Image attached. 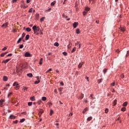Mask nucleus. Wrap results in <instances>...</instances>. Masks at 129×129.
<instances>
[{
    "instance_id": "obj_59",
    "label": "nucleus",
    "mask_w": 129,
    "mask_h": 129,
    "mask_svg": "<svg viewBox=\"0 0 129 129\" xmlns=\"http://www.w3.org/2000/svg\"><path fill=\"white\" fill-rule=\"evenodd\" d=\"M53 114V110H50V115Z\"/></svg>"
},
{
    "instance_id": "obj_29",
    "label": "nucleus",
    "mask_w": 129,
    "mask_h": 129,
    "mask_svg": "<svg viewBox=\"0 0 129 129\" xmlns=\"http://www.w3.org/2000/svg\"><path fill=\"white\" fill-rule=\"evenodd\" d=\"M22 38H19V39H18V41H17V43L19 44L20 43V41H22Z\"/></svg>"
},
{
    "instance_id": "obj_30",
    "label": "nucleus",
    "mask_w": 129,
    "mask_h": 129,
    "mask_svg": "<svg viewBox=\"0 0 129 129\" xmlns=\"http://www.w3.org/2000/svg\"><path fill=\"white\" fill-rule=\"evenodd\" d=\"M76 50V47L73 48V50H72V53H74Z\"/></svg>"
},
{
    "instance_id": "obj_51",
    "label": "nucleus",
    "mask_w": 129,
    "mask_h": 129,
    "mask_svg": "<svg viewBox=\"0 0 129 129\" xmlns=\"http://www.w3.org/2000/svg\"><path fill=\"white\" fill-rule=\"evenodd\" d=\"M80 33V31H79V29H77V34H79Z\"/></svg>"
},
{
    "instance_id": "obj_25",
    "label": "nucleus",
    "mask_w": 129,
    "mask_h": 129,
    "mask_svg": "<svg viewBox=\"0 0 129 129\" xmlns=\"http://www.w3.org/2000/svg\"><path fill=\"white\" fill-rule=\"evenodd\" d=\"M61 16L62 17V18H68V16H67L66 15H65V14H62V15H61Z\"/></svg>"
},
{
    "instance_id": "obj_38",
    "label": "nucleus",
    "mask_w": 129,
    "mask_h": 129,
    "mask_svg": "<svg viewBox=\"0 0 129 129\" xmlns=\"http://www.w3.org/2000/svg\"><path fill=\"white\" fill-rule=\"evenodd\" d=\"M125 110V107H122V108H121V111L124 112Z\"/></svg>"
},
{
    "instance_id": "obj_26",
    "label": "nucleus",
    "mask_w": 129,
    "mask_h": 129,
    "mask_svg": "<svg viewBox=\"0 0 129 129\" xmlns=\"http://www.w3.org/2000/svg\"><path fill=\"white\" fill-rule=\"evenodd\" d=\"M120 30H121V32H124L125 31V28L121 27V28H120Z\"/></svg>"
},
{
    "instance_id": "obj_45",
    "label": "nucleus",
    "mask_w": 129,
    "mask_h": 129,
    "mask_svg": "<svg viewBox=\"0 0 129 129\" xmlns=\"http://www.w3.org/2000/svg\"><path fill=\"white\" fill-rule=\"evenodd\" d=\"M78 45H79V48H80V44H79V42L75 43V46H77Z\"/></svg>"
},
{
    "instance_id": "obj_54",
    "label": "nucleus",
    "mask_w": 129,
    "mask_h": 129,
    "mask_svg": "<svg viewBox=\"0 0 129 129\" xmlns=\"http://www.w3.org/2000/svg\"><path fill=\"white\" fill-rule=\"evenodd\" d=\"M111 86H115V83H112L111 84Z\"/></svg>"
},
{
    "instance_id": "obj_52",
    "label": "nucleus",
    "mask_w": 129,
    "mask_h": 129,
    "mask_svg": "<svg viewBox=\"0 0 129 129\" xmlns=\"http://www.w3.org/2000/svg\"><path fill=\"white\" fill-rule=\"evenodd\" d=\"M10 95H12V92H9V93H8V97H9Z\"/></svg>"
},
{
    "instance_id": "obj_41",
    "label": "nucleus",
    "mask_w": 129,
    "mask_h": 129,
    "mask_svg": "<svg viewBox=\"0 0 129 129\" xmlns=\"http://www.w3.org/2000/svg\"><path fill=\"white\" fill-rule=\"evenodd\" d=\"M109 112V109L107 108H105V113H107Z\"/></svg>"
},
{
    "instance_id": "obj_39",
    "label": "nucleus",
    "mask_w": 129,
    "mask_h": 129,
    "mask_svg": "<svg viewBox=\"0 0 129 129\" xmlns=\"http://www.w3.org/2000/svg\"><path fill=\"white\" fill-rule=\"evenodd\" d=\"M27 36V35H25V33H23L22 34V38H24V37Z\"/></svg>"
},
{
    "instance_id": "obj_14",
    "label": "nucleus",
    "mask_w": 129,
    "mask_h": 129,
    "mask_svg": "<svg viewBox=\"0 0 129 129\" xmlns=\"http://www.w3.org/2000/svg\"><path fill=\"white\" fill-rule=\"evenodd\" d=\"M3 81L4 82H7V81H8V78L6 76L3 77Z\"/></svg>"
},
{
    "instance_id": "obj_27",
    "label": "nucleus",
    "mask_w": 129,
    "mask_h": 129,
    "mask_svg": "<svg viewBox=\"0 0 129 129\" xmlns=\"http://www.w3.org/2000/svg\"><path fill=\"white\" fill-rule=\"evenodd\" d=\"M90 10V8H89L88 7L85 8V12H89V11Z\"/></svg>"
},
{
    "instance_id": "obj_46",
    "label": "nucleus",
    "mask_w": 129,
    "mask_h": 129,
    "mask_svg": "<svg viewBox=\"0 0 129 129\" xmlns=\"http://www.w3.org/2000/svg\"><path fill=\"white\" fill-rule=\"evenodd\" d=\"M6 50H7V47H4V48H3V49H2V51H5Z\"/></svg>"
},
{
    "instance_id": "obj_6",
    "label": "nucleus",
    "mask_w": 129,
    "mask_h": 129,
    "mask_svg": "<svg viewBox=\"0 0 129 129\" xmlns=\"http://www.w3.org/2000/svg\"><path fill=\"white\" fill-rule=\"evenodd\" d=\"M78 26V23L74 22V23H73V27H74V28H76V26Z\"/></svg>"
},
{
    "instance_id": "obj_44",
    "label": "nucleus",
    "mask_w": 129,
    "mask_h": 129,
    "mask_svg": "<svg viewBox=\"0 0 129 129\" xmlns=\"http://www.w3.org/2000/svg\"><path fill=\"white\" fill-rule=\"evenodd\" d=\"M13 54L12 53L9 54L8 55H7V57H10L12 56Z\"/></svg>"
},
{
    "instance_id": "obj_64",
    "label": "nucleus",
    "mask_w": 129,
    "mask_h": 129,
    "mask_svg": "<svg viewBox=\"0 0 129 129\" xmlns=\"http://www.w3.org/2000/svg\"><path fill=\"white\" fill-rule=\"evenodd\" d=\"M60 85L64 86V83H62V82H60Z\"/></svg>"
},
{
    "instance_id": "obj_63",
    "label": "nucleus",
    "mask_w": 129,
    "mask_h": 129,
    "mask_svg": "<svg viewBox=\"0 0 129 129\" xmlns=\"http://www.w3.org/2000/svg\"><path fill=\"white\" fill-rule=\"evenodd\" d=\"M44 17L41 18L40 19V21H43V20H44Z\"/></svg>"
},
{
    "instance_id": "obj_60",
    "label": "nucleus",
    "mask_w": 129,
    "mask_h": 129,
    "mask_svg": "<svg viewBox=\"0 0 129 129\" xmlns=\"http://www.w3.org/2000/svg\"><path fill=\"white\" fill-rule=\"evenodd\" d=\"M30 3V0H27V4H29Z\"/></svg>"
},
{
    "instance_id": "obj_35",
    "label": "nucleus",
    "mask_w": 129,
    "mask_h": 129,
    "mask_svg": "<svg viewBox=\"0 0 129 129\" xmlns=\"http://www.w3.org/2000/svg\"><path fill=\"white\" fill-rule=\"evenodd\" d=\"M55 3H56V2H55V1L51 2V6H54V5H55Z\"/></svg>"
},
{
    "instance_id": "obj_12",
    "label": "nucleus",
    "mask_w": 129,
    "mask_h": 129,
    "mask_svg": "<svg viewBox=\"0 0 129 129\" xmlns=\"http://www.w3.org/2000/svg\"><path fill=\"white\" fill-rule=\"evenodd\" d=\"M5 100H1L0 101V106L2 107L3 105V103H4Z\"/></svg>"
},
{
    "instance_id": "obj_47",
    "label": "nucleus",
    "mask_w": 129,
    "mask_h": 129,
    "mask_svg": "<svg viewBox=\"0 0 129 129\" xmlns=\"http://www.w3.org/2000/svg\"><path fill=\"white\" fill-rule=\"evenodd\" d=\"M23 90L24 91H26V90H28V88L27 87L23 88Z\"/></svg>"
},
{
    "instance_id": "obj_8",
    "label": "nucleus",
    "mask_w": 129,
    "mask_h": 129,
    "mask_svg": "<svg viewBox=\"0 0 129 129\" xmlns=\"http://www.w3.org/2000/svg\"><path fill=\"white\" fill-rule=\"evenodd\" d=\"M9 117L10 118V119H15V117H16L15 116L13 115H10V116H9Z\"/></svg>"
},
{
    "instance_id": "obj_17",
    "label": "nucleus",
    "mask_w": 129,
    "mask_h": 129,
    "mask_svg": "<svg viewBox=\"0 0 129 129\" xmlns=\"http://www.w3.org/2000/svg\"><path fill=\"white\" fill-rule=\"evenodd\" d=\"M25 30H26L27 32H30L31 31V29H30V28L28 27L25 29Z\"/></svg>"
},
{
    "instance_id": "obj_20",
    "label": "nucleus",
    "mask_w": 129,
    "mask_h": 129,
    "mask_svg": "<svg viewBox=\"0 0 129 129\" xmlns=\"http://www.w3.org/2000/svg\"><path fill=\"white\" fill-rule=\"evenodd\" d=\"M35 19L36 20H38L39 19V14H35Z\"/></svg>"
},
{
    "instance_id": "obj_53",
    "label": "nucleus",
    "mask_w": 129,
    "mask_h": 129,
    "mask_svg": "<svg viewBox=\"0 0 129 129\" xmlns=\"http://www.w3.org/2000/svg\"><path fill=\"white\" fill-rule=\"evenodd\" d=\"M50 71H51V69L48 70V71H46V73H49Z\"/></svg>"
},
{
    "instance_id": "obj_56",
    "label": "nucleus",
    "mask_w": 129,
    "mask_h": 129,
    "mask_svg": "<svg viewBox=\"0 0 129 129\" xmlns=\"http://www.w3.org/2000/svg\"><path fill=\"white\" fill-rule=\"evenodd\" d=\"M13 123H14L15 124H17V123H18V120H15L13 121Z\"/></svg>"
},
{
    "instance_id": "obj_19",
    "label": "nucleus",
    "mask_w": 129,
    "mask_h": 129,
    "mask_svg": "<svg viewBox=\"0 0 129 129\" xmlns=\"http://www.w3.org/2000/svg\"><path fill=\"white\" fill-rule=\"evenodd\" d=\"M89 98H90L91 100H93L94 99L92 94L90 95V96H89Z\"/></svg>"
},
{
    "instance_id": "obj_24",
    "label": "nucleus",
    "mask_w": 129,
    "mask_h": 129,
    "mask_svg": "<svg viewBox=\"0 0 129 129\" xmlns=\"http://www.w3.org/2000/svg\"><path fill=\"white\" fill-rule=\"evenodd\" d=\"M30 100H32V101H35V98L34 97V96L30 97Z\"/></svg>"
},
{
    "instance_id": "obj_13",
    "label": "nucleus",
    "mask_w": 129,
    "mask_h": 129,
    "mask_svg": "<svg viewBox=\"0 0 129 129\" xmlns=\"http://www.w3.org/2000/svg\"><path fill=\"white\" fill-rule=\"evenodd\" d=\"M93 119V117L90 116L88 117V119H87V121H88V122L90 121V120H91V119Z\"/></svg>"
},
{
    "instance_id": "obj_2",
    "label": "nucleus",
    "mask_w": 129,
    "mask_h": 129,
    "mask_svg": "<svg viewBox=\"0 0 129 129\" xmlns=\"http://www.w3.org/2000/svg\"><path fill=\"white\" fill-rule=\"evenodd\" d=\"M18 84L17 82H15L13 84V86H17V87H15V90L19 89L20 87L19 86H18Z\"/></svg>"
},
{
    "instance_id": "obj_57",
    "label": "nucleus",
    "mask_w": 129,
    "mask_h": 129,
    "mask_svg": "<svg viewBox=\"0 0 129 129\" xmlns=\"http://www.w3.org/2000/svg\"><path fill=\"white\" fill-rule=\"evenodd\" d=\"M85 79L89 82V78L88 77H85Z\"/></svg>"
},
{
    "instance_id": "obj_55",
    "label": "nucleus",
    "mask_w": 129,
    "mask_h": 129,
    "mask_svg": "<svg viewBox=\"0 0 129 129\" xmlns=\"http://www.w3.org/2000/svg\"><path fill=\"white\" fill-rule=\"evenodd\" d=\"M101 83V79L98 80V83L100 84Z\"/></svg>"
},
{
    "instance_id": "obj_21",
    "label": "nucleus",
    "mask_w": 129,
    "mask_h": 129,
    "mask_svg": "<svg viewBox=\"0 0 129 129\" xmlns=\"http://www.w3.org/2000/svg\"><path fill=\"white\" fill-rule=\"evenodd\" d=\"M41 100L45 101L46 100V97H41Z\"/></svg>"
},
{
    "instance_id": "obj_1",
    "label": "nucleus",
    "mask_w": 129,
    "mask_h": 129,
    "mask_svg": "<svg viewBox=\"0 0 129 129\" xmlns=\"http://www.w3.org/2000/svg\"><path fill=\"white\" fill-rule=\"evenodd\" d=\"M33 31H34V33L41 31H40V28L35 25H34V26H33Z\"/></svg>"
},
{
    "instance_id": "obj_15",
    "label": "nucleus",
    "mask_w": 129,
    "mask_h": 129,
    "mask_svg": "<svg viewBox=\"0 0 129 129\" xmlns=\"http://www.w3.org/2000/svg\"><path fill=\"white\" fill-rule=\"evenodd\" d=\"M7 53H8V52H5V53H1V57H4V55H5L6 54H7Z\"/></svg>"
},
{
    "instance_id": "obj_36",
    "label": "nucleus",
    "mask_w": 129,
    "mask_h": 129,
    "mask_svg": "<svg viewBox=\"0 0 129 129\" xmlns=\"http://www.w3.org/2000/svg\"><path fill=\"white\" fill-rule=\"evenodd\" d=\"M24 121H25V119H22L21 120H20V122L23 123Z\"/></svg>"
},
{
    "instance_id": "obj_18",
    "label": "nucleus",
    "mask_w": 129,
    "mask_h": 129,
    "mask_svg": "<svg viewBox=\"0 0 129 129\" xmlns=\"http://www.w3.org/2000/svg\"><path fill=\"white\" fill-rule=\"evenodd\" d=\"M54 46L55 47H58L59 46V43L57 42L54 43Z\"/></svg>"
},
{
    "instance_id": "obj_42",
    "label": "nucleus",
    "mask_w": 129,
    "mask_h": 129,
    "mask_svg": "<svg viewBox=\"0 0 129 129\" xmlns=\"http://www.w3.org/2000/svg\"><path fill=\"white\" fill-rule=\"evenodd\" d=\"M62 55H64V56H67V53L66 52H62Z\"/></svg>"
},
{
    "instance_id": "obj_62",
    "label": "nucleus",
    "mask_w": 129,
    "mask_h": 129,
    "mask_svg": "<svg viewBox=\"0 0 129 129\" xmlns=\"http://www.w3.org/2000/svg\"><path fill=\"white\" fill-rule=\"evenodd\" d=\"M58 90L59 91H61V90H62V88H59Z\"/></svg>"
},
{
    "instance_id": "obj_23",
    "label": "nucleus",
    "mask_w": 129,
    "mask_h": 129,
    "mask_svg": "<svg viewBox=\"0 0 129 129\" xmlns=\"http://www.w3.org/2000/svg\"><path fill=\"white\" fill-rule=\"evenodd\" d=\"M33 11H35V10H33V8H30V9H29V11H28V13H32Z\"/></svg>"
},
{
    "instance_id": "obj_28",
    "label": "nucleus",
    "mask_w": 129,
    "mask_h": 129,
    "mask_svg": "<svg viewBox=\"0 0 129 129\" xmlns=\"http://www.w3.org/2000/svg\"><path fill=\"white\" fill-rule=\"evenodd\" d=\"M127 105V102H124V103H122V106H126V105Z\"/></svg>"
},
{
    "instance_id": "obj_49",
    "label": "nucleus",
    "mask_w": 129,
    "mask_h": 129,
    "mask_svg": "<svg viewBox=\"0 0 129 129\" xmlns=\"http://www.w3.org/2000/svg\"><path fill=\"white\" fill-rule=\"evenodd\" d=\"M41 61H43V58H40V61L39 62V64L40 65L42 64Z\"/></svg>"
},
{
    "instance_id": "obj_48",
    "label": "nucleus",
    "mask_w": 129,
    "mask_h": 129,
    "mask_svg": "<svg viewBox=\"0 0 129 129\" xmlns=\"http://www.w3.org/2000/svg\"><path fill=\"white\" fill-rule=\"evenodd\" d=\"M51 9L49 8V9H48V10H47L45 11V12H50V11H51Z\"/></svg>"
},
{
    "instance_id": "obj_33",
    "label": "nucleus",
    "mask_w": 129,
    "mask_h": 129,
    "mask_svg": "<svg viewBox=\"0 0 129 129\" xmlns=\"http://www.w3.org/2000/svg\"><path fill=\"white\" fill-rule=\"evenodd\" d=\"M87 13H88V12H86V11L83 12V15L85 16Z\"/></svg>"
},
{
    "instance_id": "obj_3",
    "label": "nucleus",
    "mask_w": 129,
    "mask_h": 129,
    "mask_svg": "<svg viewBox=\"0 0 129 129\" xmlns=\"http://www.w3.org/2000/svg\"><path fill=\"white\" fill-rule=\"evenodd\" d=\"M22 4H23L21 5L22 8H23V9H26V8H28V6L25 5V4H24V1H22Z\"/></svg>"
},
{
    "instance_id": "obj_7",
    "label": "nucleus",
    "mask_w": 129,
    "mask_h": 129,
    "mask_svg": "<svg viewBox=\"0 0 129 129\" xmlns=\"http://www.w3.org/2000/svg\"><path fill=\"white\" fill-rule=\"evenodd\" d=\"M10 60V59H7L5 60H3V63H4V64H7V63H8V62H9Z\"/></svg>"
},
{
    "instance_id": "obj_43",
    "label": "nucleus",
    "mask_w": 129,
    "mask_h": 129,
    "mask_svg": "<svg viewBox=\"0 0 129 129\" xmlns=\"http://www.w3.org/2000/svg\"><path fill=\"white\" fill-rule=\"evenodd\" d=\"M106 71H107L106 69H104V70H103V72L104 73V74H105V73H106Z\"/></svg>"
},
{
    "instance_id": "obj_61",
    "label": "nucleus",
    "mask_w": 129,
    "mask_h": 129,
    "mask_svg": "<svg viewBox=\"0 0 129 129\" xmlns=\"http://www.w3.org/2000/svg\"><path fill=\"white\" fill-rule=\"evenodd\" d=\"M120 77H121V79L124 78V75H121V76H120Z\"/></svg>"
},
{
    "instance_id": "obj_10",
    "label": "nucleus",
    "mask_w": 129,
    "mask_h": 129,
    "mask_svg": "<svg viewBox=\"0 0 129 129\" xmlns=\"http://www.w3.org/2000/svg\"><path fill=\"white\" fill-rule=\"evenodd\" d=\"M43 112L44 111L43 110V109H40L39 110V116H41V114H43Z\"/></svg>"
},
{
    "instance_id": "obj_4",
    "label": "nucleus",
    "mask_w": 129,
    "mask_h": 129,
    "mask_svg": "<svg viewBox=\"0 0 129 129\" xmlns=\"http://www.w3.org/2000/svg\"><path fill=\"white\" fill-rule=\"evenodd\" d=\"M24 56L25 57H30L31 54L28 52H25V54H24Z\"/></svg>"
},
{
    "instance_id": "obj_34",
    "label": "nucleus",
    "mask_w": 129,
    "mask_h": 129,
    "mask_svg": "<svg viewBox=\"0 0 129 129\" xmlns=\"http://www.w3.org/2000/svg\"><path fill=\"white\" fill-rule=\"evenodd\" d=\"M83 98H84V95L83 94H80V99H83Z\"/></svg>"
},
{
    "instance_id": "obj_31",
    "label": "nucleus",
    "mask_w": 129,
    "mask_h": 129,
    "mask_svg": "<svg viewBox=\"0 0 129 129\" xmlns=\"http://www.w3.org/2000/svg\"><path fill=\"white\" fill-rule=\"evenodd\" d=\"M29 40V35H27V36H25V40Z\"/></svg>"
},
{
    "instance_id": "obj_50",
    "label": "nucleus",
    "mask_w": 129,
    "mask_h": 129,
    "mask_svg": "<svg viewBox=\"0 0 129 129\" xmlns=\"http://www.w3.org/2000/svg\"><path fill=\"white\" fill-rule=\"evenodd\" d=\"M23 47V44L20 45V46H19V48H20V49H22Z\"/></svg>"
},
{
    "instance_id": "obj_11",
    "label": "nucleus",
    "mask_w": 129,
    "mask_h": 129,
    "mask_svg": "<svg viewBox=\"0 0 129 129\" xmlns=\"http://www.w3.org/2000/svg\"><path fill=\"white\" fill-rule=\"evenodd\" d=\"M27 76H28V77H29V78H32L33 77V74H32L31 73H29L27 74Z\"/></svg>"
},
{
    "instance_id": "obj_32",
    "label": "nucleus",
    "mask_w": 129,
    "mask_h": 129,
    "mask_svg": "<svg viewBox=\"0 0 129 129\" xmlns=\"http://www.w3.org/2000/svg\"><path fill=\"white\" fill-rule=\"evenodd\" d=\"M33 104V102H28V106H31Z\"/></svg>"
},
{
    "instance_id": "obj_22",
    "label": "nucleus",
    "mask_w": 129,
    "mask_h": 129,
    "mask_svg": "<svg viewBox=\"0 0 129 129\" xmlns=\"http://www.w3.org/2000/svg\"><path fill=\"white\" fill-rule=\"evenodd\" d=\"M86 111H88V108H85V109H84V110H83V114L85 113Z\"/></svg>"
},
{
    "instance_id": "obj_40",
    "label": "nucleus",
    "mask_w": 129,
    "mask_h": 129,
    "mask_svg": "<svg viewBox=\"0 0 129 129\" xmlns=\"http://www.w3.org/2000/svg\"><path fill=\"white\" fill-rule=\"evenodd\" d=\"M129 55V50L126 52V55L125 56L127 57Z\"/></svg>"
},
{
    "instance_id": "obj_5",
    "label": "nucleus",
    "mask_w": 129,
    "mask_h": 129,
    "mask_svg": "<svg viewBox=\"0 0 129 129\" xmlns=\"http://www.w3.org/2000/svg\"><path fill=\"white\" fill-rule=\"evenodd\" d=\"M83 64H84V62H80L79 63V64H78V68H79V69L81 68V67H82Z\"/></svg>"
},
{
    "instance_id": "obj_16",
    "label": "nucleus",
    "mask_w": 129,
    "mask_h": 129,
    "mask_svg": "<svg viewBox=\"0 0 129 129\" xmlns=\"http://www.w3.org/2000/svg\"><path fill=\"white\" fill-rule=\"evenodd\" d=\"M116 102H117V100H114V102H113V106H115V105H116Z\"/></svg>"
},
{
    "instance_id": "obj_9",
    "label": "nucleus",
    "mask_w": 129,
    "mask_h": 129,
    "mask_svg": "<svg viewBox=\"0 0 129 129\" xmlns=\"http://www.w3.org/2000/svg\"><path fill=\"white\" fill-rule=\"evenodd\" d=\"M8 26V23H6L3 24V25H2V27L7 28Z\"/></svg>"
},
{
    "instance_id": "obj_37",
    "label": "nucleus",
    "mask_w": 129,
    "mask_h": 129,
    "mask_svg": "<svg viewBox=\"0 0 129 129\" xmlns=\"http://www.w3.org/2000/svg\"><path fill=\"white\" fill-rule=\"evenodd\" d=\"M40 81H35V82L34 84H39V83H40Z\"/></svg>"
},
{
    "instance_id": "obj_58",
    "label": "nucleus",
    "mask_w": 129,
    "mask_h": 129,
    "mask_svg": "<svg viewBox=\"0 0 129 129\" xmlns=\"http://www.w3.org/2000/svg\"><path fill=\"white\" fill-rule=\"evenodd\" d=\"M90 3H91V4H93L94 3V0H90Z\"/></svg>"
}]
</instances>
